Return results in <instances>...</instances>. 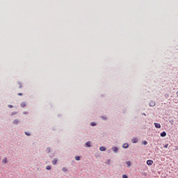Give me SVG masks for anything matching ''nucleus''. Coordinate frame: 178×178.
I'll list each match as a JSON object with an SVG mask.
<instances>
[{"label": "nucleus", "mask_w": 178, "mask_h": 178, "mask_svg": "<svg viewBox=\"0 0 178 178\" xmlns=\"http://www.w3.org/2000/svg\"><path fill=\"white\" fill-rule=\"evenodd\" d=\"M99 150H100L101 152H104V151H106V148L105 147H104V146H101V147H99Z\"/></svg>", "instance_id": "obj_1"}, {"label": "nucleus", "mask_w": 178, "mask_h": 178, "mask_svg": "<svg viewBox=\"0 0 178 178\" xmlns=\"http://www.w3.org/2000/svg\"><path fill=\"white\" fill-rule=\"evenodd\" d=\"M112 149L115 153H117L118 152V148L117 147H112Z\"/></svg>", "instance_id": "obj_2"}, {"label": "nucleus", "mask_w": 178, "mask_h": 178, "mask_svg": "<svg viewBox=\"0 0 178 178\" xmlns=\"http://www.w3.org/2000/svg\"><path fill=\"white\" fill-rule=\"evenodd\" d=\"M8 163V159L6 157H5L3 160H2V163L3 164H6Z\"/></svg>", "instance_id": "obj_3"}, {"label": "nucleus", "mask_w": 178, "mask_h": 178, "mask_svg": "<svg viewBox=\"0 0 178 178\" xmlns=\"http://www.w3.org/2000/svg\"><path fill=\"white\" fill-rule=\"evenodd\" d=\"M147 164L148 165H152L153 164V161L152 160H147Z\"/></svg>", "instance_id": "obj_4"}, {"label": "nucleus", "mask_w": 178, "mask_h": 178, "mask_svg": "<svg viewBox=\"0 0 178 178\" xmlns=\"http://www.w3.org/2000/svg\"><path fill=\"white\" fill-rule=\"evenodd\" d=\"M138 139L137 138H134L132 139V143H138Z\"/></svg>", "instance_id": "obj_5"}, {"label": "nucleus", "mask_w": 178, "mask_h": 178, "mask_svg": "<svg viewBox=\"0 0 178 178\" xmlns=\"http://www.w3.org/2000/svg\"><path fill=\"white\" fill-rule=\"evenodd\" d=\"M57 162H58V160L56 159H54L53 161H52V164L54 165H56L57 164Z\"/></svg>", "instance_id": "obj_6"}, {"label": "nucleus", "mask_w": 178, "mask_h": 178, "mask_svg": "<svg viewBox=\"0 0 178 178\" xmlns=\"http://www.w3.org/2000/svg\"><path fill=\"white\" fill-rule=\"evenodd\" d=\"M21 107L24 108L26 106V103H25L24 102H23L22 103H21L20 104Z\"/></svg>", "instance_id": "obj_7"}, {"label": "nucleus", "mask_w": 178, "mask_h": 178, "mask_svg": "<svg viewBox=\"0 0 178 178\" xmlns=\"http://www.w3.org/2000/svg\"><path fill=\"white\" fill-rule=\"evenodd\" d=\"M160 136H161V137H165V136H167V134H166L165 131H163V132L160 134Z\"/></svg>", "instance_id": "obj_8"}, {"label": "nucleus", "mask_w": 178, "mask_h": 178, "mask_svg": "<svg viewBox=\"0 0 178 178\" xmlns=\"http://www.w3.org/2000/svg\"><path fill=\"white\" fill-rule=\"evenodd\" d=\"M19 120H14L13 122V123L14 124H19Z\"/></svg>", "instance_id": "obj_9"}, {"label": "nucleus", "mask_w": 178, "mask_h": 178, "mask_svg": "<svg viewBox=\"0 0 178 178\" xmlns=\"http://www.w3.org/2000/svg\"><path fill=\"white\" fill-rule=\"evenodd\" d=\"M129 145L127 143H124V145H122V147L124 148H129Z\"/></svg>", "instance_id": "obj_10"}, {"label": "nucleus", "mask_w": 178, "mask_h": 178, "mask_svg": "<svg viewBox=\"0 0 178 178\" xmlns=\"http://www.w3.org/2000/svg\"><path fill=\"white\" fill-rule=\"evenodd\" d=\"M85 145H86V147H91V145H90V141L86 142Z\"/></svg>", "instance_id": "obj_11"}, {"label": "nucleus", "mask_w": 178, "mask_h": 178, "mask_svg": "<svg viewBox=\"0 0 178 178\" xmlns=\"http://www.w3.org/2000/svg\"><path fill=\"white\" fill-rule=\"evenodd\" d=\"M155 105H156V104H155L154 102H151L149 103V106H150L151 107H153V106H154Z\"/></svg>", "instance_id": "obj_12"}, {"label": "nucleus", "mask_w": 178, "mask_h": 178, "mask_svg": "<svg viewBox=\"0 0 178 178\" xmlns=\"http://www.w3.org/2000/svg\"><path fill=\"white\" fill-rule=\"evenodd\" d=\"M127 165L128 166V168H130L131 167V161H127L126 163Z\"/></svg>", "instance_id": "obj_13"}, {"label": "nucleus", "mask_w": 178, "mask_h": 178, "mask_svg": "<svg viewBox=\"0 0 178 178\" xmlns=\"http://www.w3.org/2000/svg\"><path fill=\"white\" fill-rule=\"evenodd\" d=\"M63 172H67V169L65 167H63L62 169Z\"/></svg>", "instance_id": "obj_14"}, {"label": "nucleus", "mask_w": 178, "mask_h": 178, "mask_svg": "<svg viewBox=\"0 0 178 178\" xmlns=\"http://www.w3.org/2000/svg\"><path fill=\"white\" fill-rule=\"evenodd\" d=\"M46 169H47V170H50L51 169V165H47V166L46 167Z\"/></svg>", "instance_id": "obj_15"}, {"label": "nucleus", "mask_w": 178, "mask_h": 178, "mask_svg": "<svg viewBox=\"0 0 178 178\" xmlns=\"http://www.w3.org/2000/svg\"><path fill=\"white\" fill-rule=\"evenodd\" d=\"M75 159H76V161H80V156H75Z\"/></svg>", "instance_id": "obj_16"}, {"label": "nucleus", "mask_w": 178, "mask_h": 178, "mask_svg": "<svg viewBox=\"0 0 178 178\" xmlns=\"http://www.w3.org/2000/svg\"><path fill=\"white\" fill-rule=\"evenodd\" d=\"M101 119L103 120H107V118L104 116H102Z\"/></svg>", "instance_id": "obj_17"}, {"label": "nucleus", "mask_w": 178, "mask_h": 178, "mask_svg": "<svg viewBox=\"0 0 178 178\" xmlns=\"http://www.w3.org/2000/svg\"><path fill=\"white\" fill-rule=\"evenodd\" d=\"M156 129H161V124H156Z\"/></svg>", "instance_id": "obj_18"}, {"label": "nucleus", "mask_w": 178, "mask_h": 178, "mask_svg": "<svg viewBox=\"0 0 178 178\" xmlns=\"http://www.w3.org/2000/svg\"><path fill=\"white\" fill-rule=\"evenodd\" d=\"M143 144L144 145H147V142L146 140H144V141H143Z\"/></svg>", "instance_id": "obj_19"}, {"label": "nucleus", "mask_w": 178, "mask_h": 178, "mask_svg": "<svg viewBox=\"0 0 178 178\" xmlns=\"http://www.w3.org/2000/svg\"><path fill=\"white\" fill-rule=\"evenodd\" d=\"M91 126L92 127H95L96 126V123L95 122H92L91 123Z\"/></svg>", "instance_id": "obj_20"}, {"label": "nucleus", "mask_w": 178, "mask_h": 178, "mask_svg": "<svg viewBox=\"0 0 178 178\" xmlns=\"http://www.w3.org/2000/svg\"><path fill=\"white\" fill-rule=\"evenodd\" d=\"M25 135H26V136H31V134H30L29 132H26H26H25Z\"/></svg>", "instance_id": "obj_21"}, {"label": "nucleus", "mask_w": 178, "mask_h": 178, "mask_svg": "<svg viewBox=\"0 0 178 178\" xmlns=\"http://www.w3.org/2000/svg\"><path fill=\"white\" fill-rule=\"evenodd\" d=\"M8 108H13V106L11 105V104H9V105H8Z\"/></svg>", "instance_id": "obj_22"}, {"label": "nucleus", "mask_w": 178, "mask_h": 178, "mask_svg": "<svg viewBox=\"0 0 178 178\" xmlns=\"http://www.w3.org/2000/svg\"><path fill=\"white\" fill-rule=\"evenodd\" d=\"M122 178H127V176L126 175H122Z\"/></svg>", "instance_id": "obj_23"}, {"label": "nucleus", "mask_w": 178, "mask_h": 178, "mask_svg": "<svg viewBox=\"0 0 178 178\" xmlns=\"http://www.w3.org/2000/svg\"><path fill=\"white\" fill-rule=\"evenodd\" d=\"M168 144L165 145L164 148H168Z\"/></svg>", "instance_id": "obj_24"}, {"label": "nucleus", "mask_w": 178, "mask_h": 178, "mask_svg": "<svg viewBox=\"0 0 178 178\" xmlns=\"http://www.w3.org/2000/svg\"><path fill=\"white\" fill-rule=\"evenodd\" d=\"M18 95H19V96H21V95H23V94L21 93V92H19V93H18Z\"/></svg>", "instance_id": "obj_25"}, {"label": "nucleus", "mask_w": 178, "mask_h": 178, "mask_svg": "<svg viewBox=\"0 0 178 178\" xmlns=\"http://www.w3.org/2000/svg\"><path fill=\"white\" fill-rule=\"evenodd\" d=\"M19 88H22V85L21 84H19Z\"/></svg>", "instance_id": "obj_26"}, {"label": "nucleus", "mask_w": 178, "mask_h": 178, "mask_svg": "<svg viewBox=\"0 0 178 178\" xmlns=\"http://www.w3.org/2000/svg\"><path fill=\"white\" fill-rule=\"evenodd\" d=\"M16 114V113H12V115H15Z\"/></svg>", "instance_id": "obj_27"}, {"label": "nucleus", "mask_w": 178, "mask_h": 178, "mask_svg": "<svg viewBox=\"0 0 178 178\" xmlns=\"http://www.w3.org/2000/svg\"><path fill=\"white\" fill-rule=\"evenodd\" d=\"M154 126H155V127H156V123H154Z\"/></svg>", "instance_id": "obj_28"}, {"label": "nucleus", "mask_w": 178, "mask_h": 178, "mask_svg": "<svg viewBox=\"0 0 178 178\" xmlns=\"http://www.w3.org/2000/svg\"><path fill=\"white\" fill-rule=\"evenodd\" d=\"M47 149L49 150V152H50V149H49V148H47Z\"/></svg>", "instance_id": "obj_29"}, {"label": "nucleus", "mask_w": 178, "mask_h": 178, "mask_svg": "<svg viewBox=\"0 0 178 178\" xmlns=\"http://www.w3.org/2000/svg\"><path fill=\"white\" fill-rule=\"evenodd\" d=\"M177 96H178V90H177Z\"/></svg>", "instance_id": "obj_30"}]
</instances>
